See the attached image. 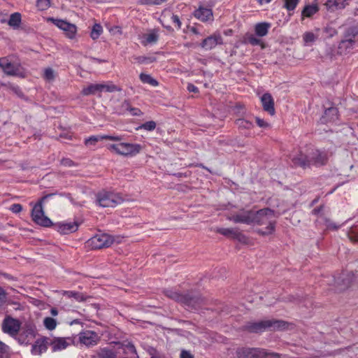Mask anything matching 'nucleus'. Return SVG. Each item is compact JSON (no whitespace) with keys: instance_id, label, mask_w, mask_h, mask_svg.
<instances>
[{"instance_id":"f257e3e1","label":"nucleus","mask_w":358,"mask_h":358,"mask_svg":"<svg viewBox=\"0 0 358 358\" xmlns=\"http://www.w3.org/2000/svg\"><path fill=\"white\" fill-rule=\"evenodd\" d=\"M275 214L273 210L270 208L261 209L257 212H254V222L258 225L266 224L267 227L264 230L259 229L258 232L262 235L271 234L275 230Z\"/></svg>"},{"instance_id":"f03ea898","label":"nucleus","mask_w":358,"mask_h":358,"mask_svg":"<svg viewBox=\"0 0 358 358\" xmlns=\"http://www.w3.org/2000/svg\"><path fill=\"white\" fill-rule=\"evenodd\" d=\"M287 323L280 320H265L256 322H249L245 329L251 333H262L265 331H278L287 329Z\"/></svg>"},{"instance_id":"7ed1b4c3","label":"nucleus","mask_w":358,"mask_h":358,"mask_svg":"<svg viewBox=\"0 0 358 358\" xmlns=\"http://www.w3.org/2000/svg\"><path fill=\"white\" fill-rule=\"evenodd\" d=\"M292 161L294 164L302 167L311 164L320 166L327 162V155L324 152L312 149L308 154H301L299 157H294Z\"/></svg>"},{"instance_id":"20e7f679","label":"nucleus","mask_w":358,"mask_h":358,"mask_svg":"<svg viewBox=\"0 0 358 358\" xmlns=\"http://www.w3.org/2000/svg\"><path fill=\"white\" fill-rule=\"evenodd\" d=\"M123 237L113 236L108 234H97L87 241V246L92 250L108 248L114 243H121Z\"/></svg>"},{"instance_id":"39448f33","label":"nucleus","mask_w":358,"mask_h":358,"mask_svg":"<svg viewBox=\"0 0 358 358\" xmlns=\"http://www.w3.org/2000/svg\"><path fill=\"white\" fill-rule=\"evenodd\" d=\"M108 149L117 155L122 156H135L142 150V146L138 143H118L109 144Z\"/></svg>"},{"instance_id":"423d86ee","label":"nucleus","mask_w":358,"mask_h":358,"mask_svg":"<svg viewBox=\"0 0 358 358\" xmlns=\"http://www.w3.org/2000/svg\"><path fill=\"white\" fill-rule=\"evenodd\" d=\"M122 89L112 82H107L103 83L91 84L82 90V94L84 96H89L92 94H97L101 92H120Z\"/></svg>"},{"instance_id":"0eeeda50","label":"nucleus","mask_w":358,"mask_h":358,"mask_svg":"<svg viewBox=\"0 0 358 358\" xmlns=\"http://www.w3.org/2000/svg\"><path fill=\"white\" fill-rule=\"evenodd\" d=\"M0 69L8 76L24 78L27 72L24 69L17 63H13L7 57H0Z\"/></svg>"},{"instance_id":"6e6552de","label":"nucleus","mask_w":358,"mask_h":358,"mask_svg":"<svg viewBox=\"0 0 358 358\" xmlns=\"http://www.w3.org/2000/svg\"><path fill=\"white\" fill-rule=\"evenodd\" d=\"M124 201L122 196L117 193L111 192H101L96 196V202L99 206L113 208Z\"/></svg>"},{"instance_id":"1a4fd4ad","label":"nucleus","mask_w":358,"mask_h":358,"mask_svg":"<svg viewBox=\"0 0 358 358\" xmlns=\"http://www.w3.org/2000/svg\"><path fill=\"white\" fill-rule=\"evenodd\" d=\"M45 199L46 196L43 197L38 203L34 205L31 211V217L34 222L37 224L48 227L52 226L53 224L52 221L45 215L43 212L42 202Z\"/></svg>"},{"instance_id":"9d476101","label":"nucleus","mask_w":358,"mask_h":358,"mask_svg":"<svg viewBox=\"0 0 358 358\" xmlns=\"http://www.w3.org/2000/svg\"><path fill=\"white\" fill-rule=\"evenodd\" d=\"M50 21L57 26L59 29L64 31L65 36L69 39H74L77 34V27L74 24H71L67 21L50 18Z\"/></svg>"},{"instance_id":"9b49d317","label":"nucleus","mask_w":358,"mask_h":358,"mask_svg":"<svg viewBox=\"0 0 358 358\" xmlns=\"http://www.w3.org/2000/svg\"><path fill=\"white\" fill-rule=\"evenodd\" d=\"M20 329V322L18 320L7 316L3 321L2 330L4 333L12 336H16Z\"/></svg>"},{"instance_id":"f8f14e48","label":"nucleus","mask_w":358,"mask_h":358,"mask_svg":"<svg viewBox=\"0 0 358 358\" xmlns=\"http://www.w3.org/2000/svg\"><path fill=\"white\" fill-rule=\"evenodd\" d=\"M227 220L234 223L250 224L254 222V211L242 210L240 213L227 216Z\"/></svg>"},{"instance_id":"ddd939ff","label":"nucleus","mask_w":358,"mask_h":358,"mask_svg":"<svg viewBox=\"0 0 358 358\" xmlns=\"http://www.w3.org/2000/svg\"><path fill=\"white\" fill-rule=\"evenodd\" d=\"M223 39L219 32H215L212 35L204 38L200 44L201 48L205 50H210L215 48L217 45H222Z\"/></svg>"},{"instance_id":"4468645a","label":"nucleus","mask_w":358,"mask_h":358,"mask_svg":"<svg viewBox=\"0 0 358 358\" xmlns=\"http://www.w3.org/2000/svg\"><path fill=\"white\" fill-rule=\"evenodd\" d=\"M79 341L86 346H93L98 343L99 336L93 331H85L79 334Z\"/></svg>"},{"instance_id":"2eb2a0df","label":"nucleus","mask_w":358,"mask_h":358,"mask_svg":"<svg viewBox=\"0 0 358 358\" xmlns=\"http://www.w3.org/2000/svg\"><path fill=\"white\" fill-rule=\"evenodd\" d=\"M238 358H263L265 350L262 348H241L237 351Z\"/></svg>"},{"instance_id":"dca6fc26","label":"nucleus","mask_w":358,"mask_h":358,"mask_svg":"<svg viewBox=\"0 0 358 358\" xmlns=\"http://www.w3.org/2000/svg\"><path fill=\"white\" fill-rule=\"evenodd\" d=\"M79 224L77 222H62L54 224L55 230L62 234H69L76 231Z\"/></svg>"},{"instance_id":"f3484780","label":"nucleus","mask_w":358,"mask_h":358,"mask_svg":"<svg viewBox=\"0 0 358 358\" xmlns=\"http://www.w3.org/2000/svg\"><path fill=\"white\" fill-rule=\"evenodd\" d=\"M73 339L68 338H56L52 341L50 346L53 352L61 351L72 345Z\"/></svg>"},{"instance_id":"a211bd4d","label":"nucleus","mask_w":358,"mask_h":358,"mask_svg":"<svg viewBox=\"0 0 358 358\" xmlns=\"http://www.w3.org/2000/svg\"><path fill=\"white\" fill-rule=\"evenodd\" d=\"M182 303L191 310H197L203 303V299L200 296L180 297V303Z\"/></svg>"},{"instance_id":"6ab92c4d","label":"nucleus","mask_w":358,"mask_h":358,"mask_svg":"<svg viewBox=\"0 0 358 358\" xmlns=\"http://www.w3.org/2000/svg\"><path fill=\"white\" fill-rule=\"evenodd\" d=\"M194 16L198 20L203 22H212L213 20V13L211 9L199 7L194 11Z\"/></svg>"},{"instance_id":"aec40b11","label":"nucleus","mask_w":358,"mask_h":358,"mask_svg":"<svg viewBox=\"0 0 358 358\" xmlns=\"http://www.w3.org/2000/svg\"><path fill=\"white\" fill-rule=\"evenodd\" d=\"M261 102L265 111L271 115L275 114L274 101L269 93H265L262 96Z\"/></svg>"},{"instance_id":"412c9836","label":"nucleus","mask_w":358,"mask_h":358,"mask_svg":"<svg viewBox=\"0 0 358 358\" xmlns=\"http://www.w3.org/2000/svg\"><path fill=\"white\" fill-rule=\"evenodd\" d=\"M338 118V111L336 108L331 107L325 110L324 115L321 118V122L324 124L334 122Z\"/></svg>"},{"instance_id":"4be33fe9","label":"nucleus","mask_w":358,"mask_h":358,"mask_svg":"<svg viewBox=\"0 0 358 358\" xmlns=\"http://www.w3.org/2000/svg\"><path fill=\"white\" fill-rule=\"evenodd\" d=\"M159 38L158 31L155 29L149 31L148 33L144 34L141 37V43L143 45H148L155 43Z\"/></svg>"},{"instance_id":"5701e85b","label":"nucleus","mask_w":358,"mask_h":358,"mask_svg":"<svg viewBox=\"0 0 358 358\" xmlns=\"http://www.w3.org/2000/svg\"><path fill=\"white\" fill-rule=\"evenodd\" d=\"M350 0H327L325 5L329 10L343 9L349 4Z\"/></svg>"},{"instance_id":"b1692460","label":"nucleus","mask_w":358,"mask_h":358,"mask_svg":"<svg viewBox=\"0 0 358 358\" xmlns=\"http://www.w3.org/2000/svg\"><path fill=\"white\" fill-rule=\"evenodd\" d=\"M355 43L350 39H343L338 45V52L340 54H347L350 52L355 47Z\"/></svg>"},{"instance_id":"393cba45","label":"nucleus","mask_w":358,"mask_h":358,"mask_svg":"<svg viewBox=\"0 0 358 358\" xmlns=\"http://www.w3.org/2000/svg\"><path fill=\"white\" fill-rule=\"evenodd\" d=\"M319 11V6L317 3L307 4L301 12L302 18L310 17Z\"/></svg>"},{"instance_id":"a878e982","label":"nucleus","mask_w":358,"mask_h":358,"mask_svg":"<svg viewBox=\"0 0 358 358\" xmlns=\"http://www.w3.org/2000/svg\"><path fill=\"white\" fill-rule=\"evenodd\" d=\"M216 232L233 238H238L241 236V233L238 229L234 228L220 227L216 229Z\"/></svg>"},{"instance_id":"bb28decb","label":"nucleus","mask_w":358,"mask_h":358,"mask_svg":"<svg viewBox=\"0 0 358 358\" xmlns=\"http://www.w3.org/2000/svg\"><path fill=\"white\" fill-rule=\"evenodd\" d=\"M320 29L319 28L315 29L316 33L313 31H306L303 34V40L306 45H311L318 38L319 32Z\"/></svg>"},{"instance_id":"cd10ccee","label":"nucleus","mask_w":358,"mask_h":358,"mask_svg":"<svg viewBox=\"0 0 358 358\" xmlns=\"http://www.w3.org/2000/svg\"><path fill=\"white\" fill-rule=\"evenodd\" d=\"M270 27L271 24L268 22L257 23L255 26V32L258 36L263 37L268 34Z\"/></svg>"},{"instance_id":"c85d7f7f","label":"nucleus","mask_w":358,"mask_h":358,"mask_svg":"<svg viewBox=\"0 0 358 358\" xmlns=\"http://www.w3.org/2000/svg\"><path fill=\"white\" fill-rule=\"evenodd\" d=\"M169 19L172 20L173 23H175L179 26V19H178V16L176 15H173L170 10H165L163 13V14L162 15V19H161V21H162L164 27H165L167 29H169V27H170L169 26H166L164 24V21H166Z\"/></svg>"},{"instance_id":"c756f323","label":"nucleus","mask_w":358,"mask_h":358,"mask_svg":"<svg viewBox=\"0 0 358 358\" xmlns=\"http://www.w3.org/2000/svg\"><path fill=\"white\" fill-rule=\"evenodd\" d=\"M344 38L350 39L356 43L358 41V28L355 27L348 28L345 33Z\"/></svg>"},{"instance_id":"7c9ffc66","label":"nucleus","mask_w":358,"mask_h":358,"mask_svg":"<svg viewBox=\"0 0 358 358\" xmlns=\"http://www.w3.org/2000/svg\"><path fill=\"white\" fill-rule=\"evenodd\" d=\"M122 108L125 110V111H127L129 112V113L131 115H133V116H140L143 113L141 112V110L138 108H134V107H131L130 106V103H129V101H124L122 104Z\"/></svg>"},{"instance_id":"2f4dec72","label":"nucleus","mask_w":358,"mask_h":358,"mask_svg":"<svg viewBox=\"0 0 358 358\" xmlns=\"http://www.w3.org/2000/svg\"><path fill=\"white\" fill-rule=\"evenodd\" d=\"M21 23V15L19 13H14L11 14L8 20L9 26L13 28L19 27Z\"/></svg>"},{"instance_id":"473e14b6","label":"nucleus","mask_w":358,"mask_h":358,"mask_svg":"<svg viewBox=\"0 0 358 358\" xmlns=\"http://www.w3.org/2000/svg\"><path fill=\"white\" fill-rule=\"evenodd\" d=\"M103 33V28L100 24L96 23L92 27L90 32V37L93 40H96Z\"/></svg>"},{"instance_id":"72a5a7b5","label":"nucleus","mask_w":358,"mask_h":358,"mask_svg":"<svg viewBox=\"0 0 358 358\" xmlns=\"http://www.w3.org/2000/svg\"><path fill=\"white\" fill-rule=\"evenodd\" d=\"M43 325L48 330L52 331L57 327V322L55 319L46 317L43 320Z\"/></svg>"},{"instance_id":"f704fd0d","label":"nucleus","mask_w":358,"mask_h":358,"mask_svg":"<svg viewBox=\"0 0 358 358\" xmlns=\"http://www.w3.org/2000/svg\"><path fill=\"white\" fill-rule=\"evenodd\" d=\"M139 77H140V80L143 83H148L154 87H156L158 85V82L149 74L141 73Z\"/></svg>"},{"instance_id":"c9c22d12","label":"nucleus","mask_w":358,"mask_h":358,"mask_svg":"<svg viewBox=\"0 0 358 358\" xmlns=\"http://www.w3.org/2000/svg\"><path fill=\"white\" fill-rule=\"evenodd\" d=\"M124 352L127 355H130L132 358H138L136 348L131 343H128L124 345Z\"/></svg>"},{"instance_id":"e433bc0d","label":"nucleus","mask_w":358,"mask_h":358,"mask_svg":"<svg viewBox=\"0 0 358 358\" xmlns=\"http://www.w3.org/2000/svg\"><path fill=\"white\" fill-rule=\"evenodd\" d=\"M36 6L39 10H46L51 6V0H36Z\"/></svg>"},{"instance_id":"4c0bfd02","label":"nucleus","mask_w":358,"mask_h":358,"mask_svg":"<svg viewBox=\"0 0 358 358\" xmlns=\"http://www.w3.org/2000/svg\"><path fill=\"white\" fill-rule=\"evenodd\" d=\"M156 126V122L155 121L151 120L141 124L140 126H138L137 129H143L145 131H151L155 129Z\"/></svg>"},{"instance_id":"58836bf2","label":"nucleus","mask_w":358,"mask_h":358,"mask_svg":"<svg viewBox=\"0 0 358 358\" xmlns=\"http://www.w3.org/2000/svg\"><path fill=\"white\" fill-rule=\"evenodd\" d=\"M100 358H116V354L111 350L103 348L99 352Z\"/></svg>"},{"instance_id":"ea45409f","label":"nucleus","mask_w":358,"mask_h":358,"mask_svg":"<svg viewBox=\"0 0 358 358\" xmlns=\"http://www.w3.org/2000/svg\"><path fill=\"white\" fill-rule=\"evenodd\" d=\"M104 136H92L85 139V143L87 146L94 145L99 141L103 140Z\"/></svg>"},{"instance_id":"a19ab883","label":"nucleus","mask_w":358,"mask_h":358,"mask_svg":"<svg viewBox=\"0 0 358 358\" xmlns=\"http://www.w3.org/2000/svg\"><path fill=\"white\" fill-rule=\"evenodd\" d=\"M236 124L240 129H250L252 127L253 124L251 122L245 119H238L236 121Z\"/></svg>"},{"instance_id":"79ce46f5","label":"nucleus","mask_w":358,"mask_h":358,"mask_svg":"<svg viewBox=\"0 0 358 358\" xmlns=\"http://www.w3.org/2000/svg\"><path fill=\"white\" fill-rule=\"evenodd\" d=\"M323 31L325 34V38H332L337 34L336 29L330 25H327L324 28Z\"/></svg>"},{"instance_id":"37998d69","label":"nucleus","mask_w":358,"mask_h":358,"mask_svg":"<svg viewBox=\"0 0 358 358\" xmlns=\"http://www.w3.org/2000/svg\"><path fill=\"white\" fill-rule=\"evenodd\" d=\"M46 350L45 345L39 342H36V345H34L32 348V352L34 355H39Z\"/></svg>"},{"instance_id":"c03bdc74","label":"nucleus","mask_w":358,"mask_h":358,"mask_svg":"<svg viewBox=\"0 0 358 358\" xmlns=\"http://www.w3.org/2000/svg\"><path fill=\"white\" fill-rule=\"evenodd\" d=\"M299 2V0H285L284 7L288 11H292L296 8Z\"/></svg>"},{"instance_id":"a18cd8bd","label":"nucleus","mask_w":358,"mask_h":358,"mask_svg":"<svg viewBox=\"0 0 358 358\" xmlns=\"http://www.w3.org/2000/svg\"><path fill=\"white\" fill-rule=\"evenodd\" d=\"M64 296L68 298H74L78 301H81L84 299L83 295L78 292H72V291H66L64 294Z\"/></svg>"},{"instance_id":"49530a36","label":"nucleus","mask_w":358,"mask_h":358,"mask_svg":"<svg viewBox=\"0 0 358 358\" xmlns=\"http://www.w3.org/2000/svg\"><path fill=\"white\" fill-rule=\"evenodd\" d=\"M166 0H140L139 4L146 6H155L160 5L165 2Z\"/></svg>"},{"instance_id":"de8ad7c7","label":"nucleus","mask_w":358,"mask_h":358,"mask_svg":"<svg viewBox=\"0 0 358 358\" xmlns=\"http://www.w3.org/2000/svg\"><path fill=\"white\" fill-rule=\"evenodd\" d=\"M44 78L47 80H53L55 77V71L51 68H47L44 70Z\"/></svg>"},{"instance_id":"09e8293b","label":"nucleus","mask_w":358,"mask_h":358,"mask_svg":"<svg viewBox=\"0 0 358 358\" xmlns=\"http://www.w3.org/2000/svg\"><path fill=\"white\" fill-rule=\"evenodd\" d=\"M134 59L135 60V62L138 64H148L152 62L150 58L144 56L135 57Z\"/></svg>"},{"instance_id":"8fccbe9b","label":"nucleus","mask_w":358,"mask_h":358,"mask_svg":"<svg viewBox=\"0 0 358 358\" xmlns=\"http://www.w3.org/2000/svg\"><path fill=\"white\" fill-rule=\"evenodd\" d=\"M248 42L252 45H261L262 41L253 35H250L247 38Z\"/></svg>"},{"instance_id":"3c124183","label":"nucleus","mask_w":358,"mask_h":358,"mask_svg":"<svg viewBox=\"0 0 358 358\" xmlns=\"http://www.w3.org/2000/svg\"><path fill=\"white\" fill-rule=\"evenodd\" d=\"M263 358H287L285 355L270 352L265 350V356Z\"/></svg>"},{"instance_id":"603ef678","label":"nucleus","mask_w":358,"mask_h":358,"mask_svg":"<svg viewBox=\"0 0 358 358\" xmlns=\"http://www.w3.org/2000/svg\"><path fill=\"white\" fill-rule=\"evenodd\" d=\"M7 299L5 290L0 287V308L6 303Z\"/></svg>"},{"instance_id":"864d4df0","label":"nucleus","mask_w":358,"mask_h":358,"mask_svg":"<svg viewBox=\"0 0 358 358\" xmlns=\"http://www.w3.org/2000/svg\"><path fill=\"white\" fill-rule=\"evenodd\" d=\"M256 122H257V125L261 128L269 127V124L259 117H256Z\"/></svg>"},{"instance_id":"5fc2aeb1","label":"nucleus","mask_w":358,"mask_h":358,"mask_svg":"<svg viewBox=\"0 0 358 358\" xmlns=\"http://www.w3.org/2000/svg\"><path fill=\"white\" fill-rule=\"evenodd\" d=\"M184 31L186 33L191 32L194 34L199 35L200 34L199 31L198 30L197 27L195 26H188L187 27V29H184Z\"/></svg>"},{"instance_id":"6e6d98bb","label":"nucleus","mask_w":358,"mask_h":358,"mask_svg":"<svg viewBox=\"0 0 358 358\" xmlns=\"http://www.w3.org/2000/svg\"><path fill=\"white\" fill-rule=\"evenodd\" d=\"M22 209V207L20 204H18V203H15V204H13L10 207V210L14 213H20Z\"/></svg>"},{"instance_id":"4d7b16f0","label":"nucleus","mask_w":358,"mask_h":358,"mask_svg":"<svg viewBox=\"0 0 358 358\" xmlns=\"http://www.w3.org/2000/svg\"><path fill=\"white\" fill-rule=\"evenodd\" d=\"M104 139L111 140L114 141H120L122 139L121 136L103 135Z\"/></svg>"},{"instance_id":"13d9d810","label":"nucleus","mask_w":358,"mask_h":358,"mask_svg":"<svg viewBox=\"0 0 358 358\" xmlns=\"http://www.w3.org/2000/svg\"><path fill=\"white\" fill-rule=\"evenodd\" d=\"M180 358H194V356L189 351L183 350L180 352Z\"/></svg>"},{"instance_id":"bf43d9fd","label":"nucleus","mask_w":358,"mask_h":358,"mask_svg":"<svg viewBox=\"0 0 358 358\" xmlns=\"http://www.w3.org/2000/svg\"><path fill=\"white\" fill-rule=\"evenodd\" d=\"M8 87L10 90H12L14 93L17 94V95H20L22 94L21 90L18 86L9 84Z\"/></svg>"},{"instance_id":"052dcab7","label":"nucleus","mask_w":358,"mask_h":358,"mask_svg":"<svg viewBox=\"0 0 358 358\" xmlns=\"http://www.w3.org/2000/svg\"><path fill=\"white\" fill-rule=\"evenodd\" d=\"M8 351V346L0 341V356H3Z\"/></svg>"},{"instance_id":"680f3d73","label":"nucleus","mask_w":358,"mask_h":358,"mask_svg":"<svg viewBox=\"0 0 358 358\" xmlns=\"http://www.w3.org/2000/svg\"><path fill=\"white\" fill-rule=\"evenodd\" d=\"M187 89L189 92H196L198 91V88L192 84H189L188 85Z\"/></svg>"},{"instance_id":"e2e57ef3","label":"nucleus","mask_w":358,"mask_h":358,"mask_svg":"<svg viewBox=\"0 0 358 358\" xmlns=\"http://www.w3.org/2000/svg\"><path fill=\"white\" fill-rule=\"evenodd\" d=\"M50 313L52 316H56L58 314V311L56 308H53L50 310Z\"/></svg>"},{"instance_id":"0e129e2a","label":"nucleus","mask_w":358,"mask_h":358,"mask_svg":"<svg viewBox=\"0 0 358 358\" xmlns=\"http://www.w3.org/2000/svg\"><path fill=\"white\" fill-rule=\"evenodd\" d=\"M350 238L352 241L358 243V236H350Z\"/></svg>"},{"instance_id":"69168bd1","label":"nucleus","mask_w":358,"mask_h":358,"mask_svg":"<svg viewBox=\"0 0 358 358\" xmlns=\"http://www.w3.org/2000/svg\"><path fill=\"white\" fill-rule=\"evenodd\" d=\"M259 3L260 4H265V3H268L271 1V0H258Z\"/></svg>"},{"instance_id":"338daca9","label":"nucleus","mask_w":358,"mask_h":358,"mask_svg":"<svg viewBox=\"0 0 358 358\" xmlns=\"http://www.w3.org/2000/svg\"><path fill=\"white\" fill-rule=\"evenodd\" d=\"M151 358H161V357L157 354H152Z\"/></svg>"},{"instance_id":"774afa93","label":"nucleus","mask_w":358,"mask_h":358,"mask_svg":"<svg viewBox=\"0 0 358 358\" xmlns=\"http://www.w3.org/2000/svg\"><path fill=\"white\" fill-rule=\"evenodd\" d=\"M231 32H232V31H231V29H229V30H228V31H225V34L229 35V34H230Z\"/></svg>"}]
</instances>
